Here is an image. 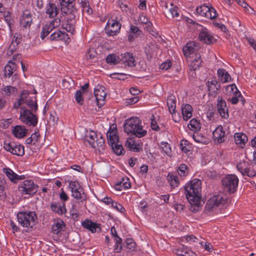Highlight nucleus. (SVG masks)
I'll use <instances>...</instances> for the list:
<instances>
[{"instance_id":"6","label":"nucleus","mask_w":256,"mask_h":256,"mask_svg":"<svg viewBox=\"0 0 256 256\" xmlns=\"http://www.w3.org/2000/svg\"><path fill=\"white\" fill-rule=\"evenodd\" d=\"M238 178L235 174H228L222 178V182L224 190L230 193H233L237 189Z\"/></svg>"},{"instance_id":"63","label":"nucleus","mask_w":256,"mask_h":256,"mask_svg":"<svg viewBox=\"0 0 256 256\" xmlns=\"http://www.w3.org/2000/svg\"><path fill=\"white\" fill-rule=\"evenodd\" d=\"M60 198L62 201H63L62 202H65L68 200L69 199L68 195L63 190L60 194Z\"/></svg>"},{"instance_id":"18","label":"nucleus","mask_w":256,"mask_h":256,"mask_svg":"<svg viewBox=\"0 0 256 256\" xmlns=\"http://www.w3.org/2000/svg\"><path fill=\"white\" fill-rule=\"evenodd\" d=\"M188 62L189 70L192 72H194L198 69L202 63V60L200 54H196L194 56L187 58Z\"/></svg>"},{"instance_id":"57","label":"nucleus","mask_w":256,"mask_h":256,"mask_svg":"<svg viewBox=\"0 0 256 256\" xmlns=\"http://www.w3.org/2000/svg\"><path fill=\"white\" fill-rule=\"evenodd\" d=\"M130 31L132 34L135 35L136 37L140 34L141 30L138 27L132 25L130 28Z\"/></svg>"},{"instance_id":"36","label":"nucleus","mask_w":256,"mask_h":256,"mask_svg":"<svg viewBox=\"0 0 256 256\" xmlns=\"http://www.w3.org/2000/svg\"><path fill=\"white\" fill-rule=\"evenodd\" d=\"M236 144L241 148H243L248 142V137L243 133H236L234 136Z\"/></svg>"},{"instance_id":"27","label":"nucleus","mask_w":256,"mask_h":256,"mask_svg":"<svg viewBox=\"0 0 256 256\" xmlns=\"http://www.w3.org/2000/svg\"><path fill=\"white\" fill-rule=\"evenodd\" d=\"M3 171L10 180L14 183H16L19 180H24L26 178L25 176L18 175L9 168H4Z\"/></svg>"},{"instance_id":"19","label":"nucleus","mask_w":256,"mask_h":256,"mask_svg":"<svg viewBox=\"0 0 256 256\" xmlns=\"http://www.w3.org/2000/svg\"><path fill=\"white\" fill-rule=\"evenodd\" d=\"M206 86L208 88V94L215 97L218 94L220 88V86L218 81L215 78H212L210 80L207 82Z\"/></svg>"},{"instance_id":"32","label":"nucleus","mask_w":256,"mask_h":256,"mask_svg":"<svg viewBox=\"0 0 256 256\" xmlns=\"http://www.w3.org/2000/svg\"><path fill=\"white\" fill-rule=\"evenodd\" d=\"M131 187L130 180L126 176L122 177L120 180L114 186L116 190L120 191L122 189L126 190Z\"/></svg>"},{"instance_id":"22","label":"nucleus","mask_w":256,"mask_h":256,"mask_svg":"<svg viewBox=\"0 0 256 256\" xmlns=\"http://www.w3.org/2000/svg\"><path fill=\"white\" fill-rule=\"evenodd\" d=\"M217 102V109L218 113L222 118H227L229 115L226 101L222 97L219 96Z\"/></svg>"},{"instance_id":"53","label":"nucleus","mask_w":256,"mask_h":256,"mask_svg":"<svg viewBox=\"0 0 256 256\" xmlns=\"http://www.w3.org/2000/svg\"><path fill=\"white\" fill-rule=\"evenodd\" d=\"M82 94L83 93L80 90H78L75 94L76 100L80 105H82L84 102Z\"/></svg>"},{"instance_id":"9","label":"nucleus","mask_w":256,"mask_h":256,"mask_svg":"<svg viewBox=\"0 0 256 256\" xmlns=\"http://www.w3.org/2000/svg\"><path fill=\"white\" fill-rule=\"evenodd\" d=\"M38 186L32 180H26L18 186V190L22 194L33 195L38 191Z\"/></svg>"},{"instance_id":"2","label":"nucleus","mask_w":256,"mask_h":256,"mask_svg":"<svg viewBox=\"0 0 256 256\" xmlns=\"http://www.w3.org/2000/svg\"><path fill=\"white\" fill-rule=\"evenodd\" d=\"M202 182L198 179H194L185 186V194L189 202L198 206L202 198Z\"/></svg>"},{"instance_id":"7","label":"nucleus","mask_w":256,"mask_h":256,"mask_svg":"<svg viewBox=\"0 0 256 256\" xmlns=\"http://www.w3.org/2000/svg\"><path fill=\"white\" fill-rule=\"evenodd\" d=\"M61 10L66 14H70V19L76 18L77 10L74 6V0H59Z\"/></svg>"},{"instance_id":"4","label":"nucleus","mask_w":256,"mask_h":256,"mask_svg":"<svg viewBox=\"0 0 256 256\" xmlns=\"http://www.w3.org/2000/svg\"><path fill=\"white\" fill-rule=\"evenodd\" d=\"M17 218L22 227L32 228L37 222L38 216L34 211L23 210L18 213Z\"/></svg>"},{"instance_id":"64","label":"nucleus","mask_w":256,"mask_h":256,"mask_svg":"<svg viewBox=\"0 0 256 256\" xmlns=\"http://www.w3.org/2000/svg\"><path fill=\"white\" fill-rule=\"evenodd\" d=\"M246 39L250 46L256 51V42L255 40L251 38H248Z\"/></svg>"},{"instance_id":"46","label":"nucleus","mask_w":256,"mask_h":256,"mask_svg":"<svg viewBox=\"0 0 256 256\" xmlns=\"http://www.w3.org/2000/svg\"><path fill=\"white\" fill-rule=\"evenodd\" d=\"M226 90L228 94L230 95L233 96L237 94V96H241L240 92L238 90L235 84L228 85L226 88Z\"/></svg>"},{"instance_id":"12","label":"nucleus","mask_w":256,"mask_h":256,"mask_svg":"<svg viewBox=\"0 0 256 256\" xmlns=\"http://www.w3.org/2000/svg\"><path fill=\"white\" fill-rule=\"evenodd\" d=\"M60 20L59 18H55L54 20L46 22L42 27L40 34V38L42 40L48 36L54 29L59 27L60 24Z\"/></svg>"},{"instance_id":"13","label":"nucleus","mask_w":256,"mask_h":256,"mask_svg":"<svg viewBox=\"0 0 256 256\" xmlns=\"http://www.w3.org/2000/svg\"><path fill=\"white\" fill-rule=\"evenodd\" d=\"M4 149L13 154L18 156H22L24 154V147L20 144H16L14 142H8L4 141Z\"/></svg>"},{"instance_id":"14","label":"nucleus","mask_w":256,"mask_h":256,"mask_svg":"<svg viewBox=\"0 0 256 256\" xmlns=\"http://www.w3.org/2000/svg\"><path fill=\"white\" fill-rule=\"evenodd\" d=\"M121 28L120 24L117 20H109L106 26V32L108 36H114L116 35Z\"/></svg>"},{"instance_id":"26","label":"nucleus","mask_w":256,"mask_h":256,"mask_svg":"<svg viewBox=\"0 0 256 256\" xmlns=\"http://www.w3.org/2000/svg\"><path fill=\"white\" fill-rule=\"evenodd\" d=\"M82 226L83 228L87 229L92 233H94L97 231H100L101 227L99 224L92 222V220L86 219L82 222Z\"/></svg>"},{"instance_id":"34","label":"nucleus","mask_w":256,"mask_h":256,"mask_svg":"<svg viewBox=\"0 0 256 256\" xmlns=\"http://www.w3.org/2000/svg\"><path fill=\"white\" fill-rule=\"evenodd\" d=\"M84 202H80L78 200H76L72 203V208L70 209V214L73 218H78L79 216L82 206Z\"/></svg>"},{"instance_id":"15","label":"nucleus","mask_w":256,"mask_h":256,"mask_svg":"<svg viewBox=\"0 0 256 256\" xmlns=\"http://www.w3.org/2000/svg\"><path fill=\"white\" fill-rule=\"evenodd\" d=\"M198 38L201 42L208 44H214L216 41L210 30L204 27H202Z\"/></svg>"},{"instance_id":"60","label":"nucleus","mask_w":256,"mask_h":256,"mask_svg":"<svg viewBox=\"0 0 256 256\" xmlns=\"http://www.w3.org/2000/svg\"><path fill=\"white\" fill-rule=\"evenodd\" d=\"M30 137L31 138H32V140L34 142V144L36 145V142H38L39 141L40 138V134L39 132H35L32 134Z\"/></svg>"},{"instance_id":"54","label":"nucleus","mask_w":256,"mask_h":256,"mask_svg":"<svg viewBox=\"0 0 256 256\" xmlns=\"http://www.w3.org/2000/svg\"><path fill=\"white\" fill-rule=\"evenodd\" d=\"M112 206L121 213H124L125 212L124 208L120 204L114 201L112 202Z\"/></svg>"},{"instance_id":"51","label":"nucleus","mask_w":256,"mask_h":256,"mask_svg":"<svg viewBox=\"0 0 256 256\" xmlns=\"http://www.w3.org/2000/svg\"><path fill=\"white\" fill-rule=\"evenodd\" d=\"M114 152L118 156L122 155L124 153V150L121 144H118V143L113 145L112 146Z\"/></svg>"},{"instance_id":"16","label":"nucleus","mask_w":256,"mask_h":256,"mask_svg":"<svg viewBox=\"0 0 256 256\" xmlns=\"http://www.w3.org/2000/svg\"><path fill=\"white\" fill-rule=\"evenodd\" d=\"M94 95L96 98L97 104L99 107L104 106L105 102V98L106 92L104 86H98L94 90Z\"/></svg>"},{"instance_id":"31","label":"nucleus","mask_w":256,"mask_h":256,"mask_svg":"<svg viewBox=\"0 0 256 256\" xmlns=\"http://www.w3.org/2000/svg\"><path fill=\"white\" fill-rule=\"evenodd\" d=\"M212 136L215 141L222 143L224 141L225 132L222 126H218L213 132Z\"/></svg>"},{"instance_id":"43","label":"nucleus","mask_w":256,"mask_h":256,"mask_svg":"<svg viewBox=\"0 0 256 256\" xmlns=\"http://www.w3.org/2000/svg\"><path fill=\"white\" fill-rule=\"evenodd\" d=\"M20 34H16L12 40L11 44H10L8 50L12 52L16 49L17 46L20 42L21 38Z\"/></svg>"},{"instance_id":"55","label":"nucleus","mask_w":256,"mask_h":256,"mask_svg":"<svg viewBox=\"0 0 256 256\" xmlns=\"http://www.w3.org/2000/svg\"><path fill=\"white\" fill-rule=\"evenodd\" d=\"M151 120V124H150V127L152 129L155 131H160V128L158 126L156 120L154 118V116L152 115V118H150Z\"/></svg>"},{"instance_id":"30","label":"nucleus","mask_w":256,"mask_h":256,"mask_svg":"<svg viewBox=\"0 0 256 256\" xmlns=\"http://www.w3.org/2000/svg\"><path fill=\"white\" fill-rule=\"evenodd\" d=\"M120 61H122L125 66H128L132 67L136 65L134 57L132 54L129 52L122 54Z\"/></svg>"},{"instance_id":"41","label":"nucleus","mask_w":256,"mask_h":256,"mask_svg":"<svg viewBox=\"0 0 256 256\" xmlns=\"http://www.w3.org/2000/svg\"><path fill=\"white\" fill-rule=\"evenodd\" d=\"M16 70V64L10 60L4 67V74L10 77L14 71Z\"/></svg>"},{"instance_id":"33","label":"nucleus","mask_w":256,"mask_h":256,"mask_svg":"<svg viewBox=\"0 0 256 256\" xmlns=\"http://www.w3.org/2000/svg\"><path fill=\"white\" fill-rule=\"evenodd\" d=\"M1 92L4 96H15L18 93V88L12 86H4L1 88Z\"/></svg>"},{"instance_id":"5","label":"nucleus","mask_w":256,"mask_h":256,"mask_svg":"<svg viewBox=\"0 0 256 256\" xmlns=\"http://www.w3.org/2000/svg\"><path fill=\"white\" fill-rule=\"evenodd\" d=\"M68 188L72 194V196L76 200L80 202H85L86 200V194L84 188L80 183L76 180L71 181L69 182Z\"/></svg>"},{"instance_id":"45","label":"nucleus","mask_w":256,"mask_h":256,"mask_svg":"<svg viewBox=\"0 0 256 256\" xmlns=\"http://www.w3.org/2000/svg\"><path fill=\"white\" fill-rule=\"evenodd\" d=\"M168 180L172 188L178 186L180 184L178 178L176 175L169 174L168 175Z\"/></svg>"},{"instance_id":"49","label":"nucleus","mask_w":256,"mask_h":256,"mask_svg":"<svg viewBox=\"0 0 256 256\" xmlns=\"http://www.w3.org/2000/svg\"><path fill=\"white\" fill-rule=\"evenodd\" d=\"M188 173V167L184 164L180 165L178 170V174L180 176H185Z\"/></svg>"},{"instance_id":"17","label":"nucleus","mask_w":256,"mask_h":256,"mask_svg":"<svg viewBox=\"0 0 256 256\" xmlns=\"http://www.w3.org/2000/svg\"><path fill=\"white\" fill-rule=\"evenodd\" d=\"M250 165L248 162L240 161L236 165L238 170L243 175L252 177L256 175V172L250 170Z\"/></svg>"},{"instance_id":"25","label":"nucleus","mask_w":256,"mask_h":256,"mask_svg":"<svg viewBox=\"0 0 256 256\" xmlns=\"http://www.w3.org/2000/svg\"><path fill=\"white\" fill-rule=\"evenodd\" d=\"M51 210L58 215H62L66 212L64 202H54L50 205Z\"/></svg>"},{"instance_id":"8","label":"nucleus","mask_w":256,"mask_h":256,"mask_svg":"<svg viewBox=\"0 0 256 256\" xmlns=\"http://www.w3.org/2000/svg\"><path fill=\"white\" fill-rule=\"evenodd\" d=\"M86 140L93 148L104 149V140L102 136L100 134V138L96 132L94 131H90L86 136Z\"/></svg>"},{"instance_id":"3","label":"nucleus","mask_w":256,"mask_h":256,"mask_svg":"<svg viewBox=\"0 0 256 256\" xmlns=\"http://www.w3.org/2000/svg\"><path fill=\"white\" fill-rule=\"evenodd\" d=\"M124 130L128 134L138 138L143 137L147 134L146 130L142 128L141 120L136 117L126 120L124 123Z\"/></svg>"},{"instance_id":"29","label":"nucleus","mask_w":256,"mask_h":256,"mask_svg":"<svg viewBox=\"0 0 256 256\" xmlns=\"http://www.w3.org/2000/svg\"><path fill=\"white\" fill-rule=\"evenodd\" d=\"M217 74L218 80L222 84L230 82L232 81V76L224 68H218Z\"/></svg>"},{"instance_id":"48","label":"nucleus","mask_w":256,"mask_h":256,"mask_svg":"<svg viewBox=\"0 0 256 256\" xmlns=\"http://www.w3.org/2000/svg\"><path fill=\"white\" fill-rule=\"evenodd\" d=\"M160 147L162 151L168 156L172 154V150L169 144L167 142H160Z\"/></svg>"},{"instance_id":"44","label":"nucleus","mask_w":256,"mask_h":256,"mask_svg":"<svg viewBox=\"0 0 256 256\" xmlns=\"http://www.w3.org/2000/svg\"><path fill=\"white\" fill-rule=\"evenodd\" d=\"M189 128L194 132H198L200 130L201 124L198 120L196 118H192L190 120L188 125Z\"/></svg>"},{"instance_id":"50","label":"nucleus","mask_w":256,"mask_h":256,"mask_svg":"<svg viewBox=\"0 0 256 256\" xmlns=\"http://www.w3.org/2000/svg\"><path fill=\"white\" fill-rule=\"evenodd\" d=\"M115 244L114 245V250L115 252H120L122 250V239L120 237L114 238Z\"/></svg>"},{"instance_id":"59","label":"nucleus","mask_w":256,"mask_h":256,"mask_svg":"<svg viewBox=\"0 0 256 256\" xmlns=\"http://www.w3.org/2000/svg\"><path fill=\"white\" fill-rule=\"evenodd\" d=\"M177 254L178 255L182 256H192V252L189 250H178Z\"/></svg>"},{"instance_id":"47","label":"nucleus","mask_w":256,"mask_h":256,"mask_svg":"<svg viewBox=\"0 0 256 256\" xmlns=\"http://www.w3.org/2000/svg\"><path fill=\"white\" fill-rule=\"evenodd\" d=\"M138 21L142 24H146V27L148 28H150L152 26V22L149 20L148 18L143 13L140 14Z\"/></svg>"},{"instance_id":"10","label":"nucleus","mask_w":256,"mask_h":256,"mask_svg":"<svg viewBox=\"0 0 256 256\" xmlns=\"http://www.w3.org/2000/svg\"><path fill=\"white\" fill-rule=\"evenodd\" d=\"M196 11L199 15L210 20L216 18L218 16L217 12L214 8L205 4L198 7Z\"/></svg>"},{"instance_id":"52","label":"nucleus","mask_w":256,"mask_h":256,"mask_svg":"<svg viewBox=\"0 0 256 256\" xmlns=\"http://www.w3.org/2000/svg\"><path fill=\"white\" fill-rule=\"evenodd\" d=\"M126 244L127 248L134 251L136 248V244L132 238H128L126 240Z\"/></svg>"},{"instance_id":"11","label":"nucleus","mask_w":256,"mask_h":256,"mask_svg":"<svg viewBox=\"0 0 256 256\" xmlns=\"http://www.w3.org/2000/svg\"><path fill=\"white\" fill-rule=\"evenodd\" d=\"M226 202V198L222 195H214L212 196L208 201L205 208L209 210H212L216 208L224 205Z\"/></svg>"},{"instance_id":"40","label":"nucleus","mask_w":256,"mask_h":256,"mask_svg":"<svg viewBox=\"0 0 256 256\" xmlns=\"http://www.w3.org/2000/svg\"><path fill=\"white\" fill-rule=\"evenodd\" d=\"M65 226L64 222L62 220H59L55 222L52 226V232L54 234H59L62 231L64 230Z\"/></svg>"},{"instance_id":"61","label":"nucleus","mask_w":256,"mask_h":256,"mask_svg":"<svg viewBox=\"0 0 256 256\" xmlns=\"http://www.w3.org/2000/svg\"><path fill=\"white\" fill-rule=\"evenodd\" d=\"M241 96L242 98H243L241 96H237V94H235V95H233L231 98H228V100L231 102V103L233 104H238V98Z\"/></svg>"},{"instance_id":"24","label":"nucleus","mask_w":256,"mask_h":256,"mask_svg":"<svg viewBox=\"0 0 256 256\" xmlns=\"http://www.w3.org/2000/svg\"><path fill=\"white\" fill-rule=\"evenodd\" d=\"M32 22V14L28 10H24L20 20V25L24 28H30Z\"/></svg>"},{"instance_id":"28","label":"nucleus","mask_w":256,"mask_h":256,"mask_svg":"<svg viewBox=\"0 0 256 256\" xmlns=\"http://www.w3.org/2000/svg\"><path fill=\"white\" fill-rule=\"evenodd\" d=\"M116 133L117 130L116 127L110 128L106 133L108 142L112 146H113V145L119 142V138Z\"/></svg>"},{"instance_id":"1","label":"nucleus","mask_w":256,"mask_h":256,"mask_svg":"<svg viewBox=\"0 0 256 256\" xmlns=\"http://www.w3.org/2000/svg\"><path fill=\"white\" fill-rule=\"evenodd\" d=\"M36 93V90L34 93L31 94L27 90H24L20 98L14 103L13 106L14 108L17 109L22 104H26L28 106L30 110L24 107H22L20 112V120L28 126H35L38 124V118L33 114V112H36L38 108Z\"/></svg>"},{"instance_id":"62","label":"nucleus","mask_w":256,"mask_h":256,"mask_svg":"<svg viewBox=\"0 0 256 256\" xmlns=\"http://www.w3.org/2000/svg\"><path fill=\"white\" fill-rule=\"evenodd\" d=\"M169 12L170 13L172 18L178 17L179 16V13L176 7L170 8L169 10Z\"/></svg>"},{"instance_id":"38","label":"nucleus","mask_w":256,"mask_h":256,"mask_svg":"<svg viewBox=\"0 0 256 256\" xmlns=\"http://www.w3.org/2000/svg\"><path fill=\"white\" fill-rule=\"evenodd\" d=\"M12 134L15 137L18 138H24L26 134V130L22 126H14L12 130Z\"/></svg>"},{"instance_id":"42","label":"nucleus","mask_w":256,"mask_h":256,"mask_svg":"<svg viewBox=\"0 0 256 256\" xmlns=\"http://www.w3.org/2000/svg\"><path fill=\"white\" fill-rule=\"evenodd\" d=\"M106 60L107 64L114 66L120 62V58L114 54H109L106 57Z\"/></svg>"},{"instance_id":"56","label":"nucleus","mask_w":256,"mask_h":256,"mask_svg":"<svg viewBox=\"0 0 256 256\" xmlns=\"http://www.w3.org/2000/svg\"><path fill=\"white\" fill-rule=\"evenodd\" d=\"M82 8V12L84 13H86L88 15H91L93 13V10L90 6L89 2L86 4H84L81 6Z\"/></svg>"},{"instance_id":"23","label":"nucleus","mask_w":256,"mask_h":256,"mask_svg":"<svg viewBox=\"0 0 256 256\" xmlns=\"http://www.w3.org/2000/svg\"><path fill=\"white\" fill-rule=\"evenodd\" d=\"M183 52L186 58H190L192 56H194L197 50V46L196 43L194 42H190L186 43V44L184 46Z\"/></svg>"},{"instance_id":"58","label":"nucleus","mask_w":256,"mask_h":256,"mask_svg":"<svg viewBox=\"0 0 256 256\" xmlns=\"http://www.w3.org/2000/svg\"><path fill=\"white\" fill-rule=\"evenodd\" d=\"M172 64L171 61L170 60H167L165 62L162 63L160 65V68L162 70H168L172 66Z\"/></svg>"},{"instance_id":"20","label":"nucleus","mask_w":256,"mask_h":256,"mask_svg":"<svg viewBox=\"0 0 256 256\" xmlns=\"http://www.w3.org/2000/svg\"><path fill=\"white\" fill-rule=\"evenodd\" d=\"M44 11L49 18H56L58 14L60 8L56 4L49 2L46 4Z\"/></svg>"},{"instance_id":"21","label":"nucleus","mask_w":256,"mask_h":256,"mask_svg":"<svg viewBox=\"0 0 256 256\" xmlns=\"http://www.w3.org/2000/svg\"><path fill=\"white\" fill-rule=\"evenodd\" d=\"M50 39L54 41H64L65 42L68 43L70 42V38L68 34L64 32L58 30L53 32L50 36Z\"/></svg>"},{"instance_id":"37","label":"nucleus","mask_w":256,"mask_h":256,"mask_svg":"<svg viewBox=\"0 0 256 256\" xmlns=\"http://www.w3.org/2000/svg\"><path fill=\"white\" fill-rule=\"evenodd\" d=\"M182 112L184 120H188L192 116V108L189 104H183L182 106Z\"/></svg>"},{"instance_id":"39","label":"nucleus","mask_w":256,"mask_h":256,"mask_svg":"<svg viewBox=\"0 0 256 256\" xmlns=\"http://www.w3.org/2000/svg\"><path fill=\"white\" fill-rule=\"evenodd\" d=\"M176 100L173 94H170L167 98V106L170 112H174L176 110Z\"/></svg>"},{"instance_id":"35","label":"nucleus","mask_w":256,"mask_h":256,"mask_svg":"<svg viewBox=\"0 0 256 256\" xmlns=\"http://www.w3.org/2000/svg\"><path fill=\"white\" fill-rule=\"evenodd\" d=\"M66 22L62 24V28L66 30L68 32H70L72 34H74L75 32V18H74L70 19V14H68Z\"/></svg>"}]
</instances>
